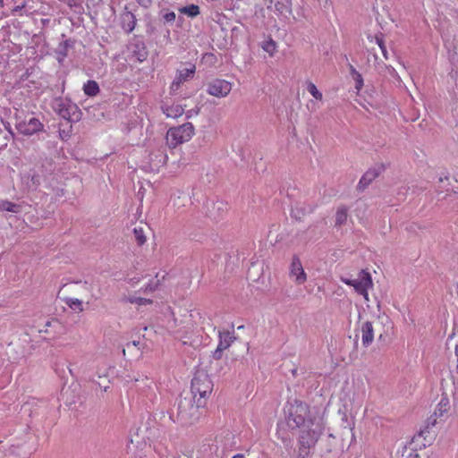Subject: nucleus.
<instances>
[{"label": "nucleus", "mask_w": 458, "mask_h": 458, "mask_svg": "<svg viewBox=\"0 0 458 458\" xmlns=\"http://www.w3.org/2000/svg\"><path fill=\"white\" fill-rule=\"evenodd\" d=\"M25 7V4H21V5H18V6H15L13 9V13H16L20 11H21V9H23Z\"/></svg>", "instance_id": "nucleus-32"}, {"label": "nucleus", "mask_w": 458, "mask_h": 458, "mask_svg": "<svg viewBox=\"0 0 458 458\" xmlns=\"http://www.w3.org/2000/svg\"><path fill=\"white\" fill-rule=\"evenodd\" d=\"M376 42L378 45V47H380L384 57L386 59H387L388 58L387 57V51H386V46H385V43H384V40L382 39V38L377 36L376 37Z\"/></svg>", "instance_id": "nucleus-26"}, {"label": "nucleus", "mask_w": 458, "mask_h": 458, "mask_svg": "<svg viewBox=\"0 0 458 458\" xmlns=\"http://www.w3.org/2000/svg\"><path fill=\"white\" fill-rule=\"evenodd\" d=\"M376 42L378 45V47H380L384 57L386 59H387L388 58L387 57V51H386V46H385V43H384V40L382 39V38L377 36L376 37Z\"/></svg>", "instance_id": "nucleus-27"}, {"label": "nucleus", "mask_w": 458, "mask_h": 458, "mask_svg": "<svg viewBox=\"0 0 458 458\" xmlns=\"http://www.w3.org/2000/svg\"><path fill=\"white\" fill-rule=\"evenodd\" d=\"M232 458H245V455L243 454H234Z\"/></svg>", "instance_id": "nucleus-35"}, {"label": "nucleus", "mask_w": 458, "mask_h": 458, "mask_svg": "<svg viewBox=\"0 0 458 458\" xmlns=\"http://www.w3.org/2000/svg\"><path fill=\"white\" fill-rule=\"evenodd\" d=\"M449 411V403L446 399H442L437 405L433 414L428 419L427 428L434 427L438 421L444 420Z\"/></svg>", "instance_id": "nucleus-9"}, {"label": "nucleus", "mask_w": 458, "mask_h": 458, "mask_svg": "<svg viewBox=\"0 0 458 458\" xmlns=\"http://www.w3.org/2000/svg\"><path fill=\"white\" fill-rule=\"evenodd\" d=\"M307 89L310 93V95L315 98L317 100H322L323 95L322 93L318 89L317 86L311 82L309 81L307 84Z\"/></svg>", "instance_id": "nucleus-24"}, {"label": "nucleus", "mask_w": 458, "mask_h": 458, "mask_svg": "<svg viewBox=\"0 0 458 458\" xmlns=\"http://www.w3.org/2000/svg\"><path fill=\"white\" fill-rule=\"evenodd\" d=\"M365 210H366V206H365L364 204H362L360 207H358V208H356L357 216H359V213H360V212L364 213V212H365Z\"/></svg>", "instance_id": "nucleus-33"}, {"label": "nucleus", "mask_w": 458, "mask_h": 458, "mask_svg": "<svg viewBox=\"0 0 458 458\" xmlns=\"http://www.w3.org/2000/svg\"><path fill=\"white\" fill-rule=\"evenodd\" d=\"M233 83L224 79H214L207 85V92L216 98H225L232 90Z\"/></svg>", "instance_id": "nucleus-6"}, {"label": "nucleus", "mask_w": 458, "mask_h": 458, "mask_svg": "<svg viewBox=\"0 0 458 458\" xmlns=\"http://www.w3.org/2000/svg\"><path fill=\"white\" fill-rule=\"evenodd\" d=\"M361 342L365 347L369 346L374 340V328L371 322H364L360 327Z\"/></svg>", "instance_id": "nucleus-11"}, {"label": "nucleus", "mask_w": 458, "mask_h": 458, "mask_svg": "<svg viewBox=\"0 0 458 458\" xmlns=\"http://www.w3.org/2000/svg\"><path fill=\"white\" fill-rule=\"evenodd\" d=\"M406 458H420V456L417 453H411Z\"/></svg>", "instance_id": "nucleus-34"}, {"label": "nucleus", "mask_w": 458, "mask_h": 458, "mask_svg": "<svg viewBox=\"0 0 458 458\" xmlns=\"http://www.w3.org/2000/svg\"><path fill=\"white\" fill-rule=\"evenodd\" d=\"M378 176V173L375 169L368 170L360 178L358 188L360 190H364L367 186H369L377 177Z\"/></svg>", "instance_id": "nucleus-12"}, {"label": "nucleus", "mask_w": 458, "mask_h": 458, "mask_svg": "<svg viewBox=\"0 0 458 458\" xmlns=\"http://www.w3.org/2000/svg\"><path fill=\"white\" fill-rule=\"evenodd\" d=\"M61 115L64 117V118H66V114L64 111L61 110Z\"/></svg>", "instance_id": "nucleus-37"}, {"label": "nucleus", "mask_w": 458, "mask_h": 458, "mask_svg": "<svg viewBox=\"0 0 458 458\" xmlns=\"http://www.w3.org/2000/svg\"><path fill=\"white\" fill-rule=\"evenodd\" d=\"M126 301L131 304H136L137 306L150 305L153 303L151 299L137 297L135 295L128 296L126 298Z\"/></svg>", "instance_id": "nucleus-22"}, {"label": "nucleus", "mask_w": 458, "mask_h": 458, "mask_svg": "<svg viewBox=\"0 0 458 458\" xmlns=\"http://www.w3.org/2000/svg\"><path fill=\"white\" fill-rule=\"evenodd\" d=\"M21 210V206L20 204H16L9 200L0 199V211L19 213Z\"/></svg>", "instance_id": "nucleus-17"}, {"label": "nucleus", "mask_w": 458, "mask_h": 458, "mask_svg": "<svg viewBox=\"0 0 458 458\" xmlns=\"http://www.w3.org/2000/svg\"><path fill=\"white\" fill-rule=\"evenodd\" d=\"M223 352H224V350L219 349V347L217 346L216 349L215 350V352H213V358L215 360H220L223 356Z\"/></svg>", "instance_id": "nucleus-29"}, {"label": "nucleus", "mask_w": 458, "mask_h": 458, "mask_svg": "<svg viewBox=\"0 0 458 458\" xmlns=\"http://www.w3.org/2000/svg\"><path fill=\"white\" fill-rule=\"evenodd\" d=\"M179 12L182 14H185V15L191 17V18H194L200 13L199 7L197 4H193L180 8Z\"/></svg>", "instance_id": "nucleus-20"}, {"label": "nucleus", "mask_w": 458, "mask_h": 458, "mask_svg": "<svg viewBox=\"0 0 458 458\" xmlns=\"http://www.w3.org/2000/svg\"><path fill=\"white\" fill-rule=\"evenodd\" d=\"M184 113V109L181 105H172L164 108V114L170 118L181 117Z\"/></svg>", "instance_id": "nucleus-15"}, {"label": "nucleus", "mask_w": 458, "mask_h": 458, "mask_svg": "<svg viewBox=\"0 0 458 458\" xmlns=\"http://www.w3.org/2000/svg\"><path fill=\"white\" fill-rule=\"evenodd\" d=\"M353 79L355 81V89L360 91L363 87V79L360 72H358L352 66L351 68Z\"/></svg>", "instance_id": "nucleus-25"}, {"label": "nucleus", "mask_w": 458, "mask_h": 458, "mask_svg": "<svg viewBox=\"0 0 458 458\" xmlns=\"http://www.w3.org/2000/svg\"><path fill=\"white\" fill-rule=\"evenodd\" d=\"M234 340H235V337L230 332H228V331L220 332L219 333V343H218L217 346L219 347V349H223L224 351H225L226 349H228L231 346V344L233 343Z\"/></svg>", "instance_id": "nucleus-13"}, {"label": "nucleus", "mask_w": 458, "mask_h": 458, "mask_svg": "<svg viewBox=\"0 0 458 458\" xmlns=\"http://www.w3.org/2000/svg\"><path fill=\"white\" fill-rule=\"evenodd\" d=\"M133 234L137 245L143 246L147 242V236L145 234L144 229L141 226L134 227Z\"/></svg>", "instance_id": "nucleus-21"}, {"label": "nucleus", "mask_w": 458, "mask_h": 458, "mask_svg": "<svg viewBox=\"0 0 458 458\" xmlns=\"http://www.w3.org/2000/svg\"><path fill=\"white\" fill-rule=\"evenodd\" d=\"M453 338H454V335H450V336L448 337L447 342L449 343Z\"/></svg>", "instance_id": "nucleus-38"}, {"label": "nucleus", "mask_w": 458, "mask_h": 458, "mask_svg": "<svg viewBox=\"0 0 458 458\" xmlns=\"http://www.w3.org/2000/svg\"><path fill=\"white\" fill-rule=\"evenodd\" d=\"M346 285L352 286L355 292L363 296L366 301H369V290L373 288L371 275L367 270H361L356 279L341 278Z\"/></svg>", "instance_id": "nucleus-5"}, {"label": "nucleus", "mask_w": 458, "mask_h": 458, "mask_svg": "<svg viewBox=\"0 0 458 458\" xmlns=\"http://www.w3.org/2000/svg\"><path fill=\"white\" fill-rule=\"evenodd\" d=\"M165 277V274L160 276L159 273H157L155 278L151 279L142 289L144 293L155 292L162 284Z\"/></svg>", "instance_id": "nucleus-14"}, {"label": "nucleus", "mask_w": 458, "mask_h": 458, "mask_svg": "<svg viewBox=\"0 0 458 458\" xmlns=\"http://www.w3.org/2000/svg\"><path fill=\"white\" fill-rule=\"evenodd\" d=\"M133 24H135V21H133ZM134 29V25H132L131 28H130V31H131L132 30Z\"/></svg>", "instance_id": "nucleus-39"}, {"label": "nucleus", "mask_w": 458, "mask_h": 458, "mask_svg": "<svg viewBox=\"0 0 458 458\" xmlns=\"http://www.w3.org/2000/svg\"><path fill=\"white\" fill-rule=\"evenodd\" d=\"M164 20L167 22H173L175 20V13L174 12L166 13L164 15Z\"/></svg>", "instance_id": "nucleus-28"}, {"label": "nucleus", "mask_w": 458, "mask_h": 458, "mask_svg": "<svg viewBox=\"0 0 458 458\" xmlns=\"http://www.w3.org/2000/svg\"><path fill=\"white\" fill-rule=\"evenodd\" d=\"M83 91L89 97H95L99 93L98 84L97 81L89 80L84 84Z\"/></svg>", "instance_id": "nucleus-19"}, {"label": "nucleus", "mask_w": 458, "mask_h": 458, "mask_svg": "<svg viewBox=\"0 0 458 458\" xmlns=\"http://www.w3.org/2000/svg\"><path fill=\"white\" fill-rule=\"evenodd\" d=\"M204 406L205 403L200 399H182L178 404L177 420L184 426L197 422L201 416L200 409Z\"/></svg>", "instance_id": "nucleus-2"}, {"label": "nucleus", "mask_w": 458, "mask_h": 458, "mask_svg": "<svg viewBox=\"0 0 458 458\" xmlns=\"http://www.w3.org/2000/svg\"><path fill=\"white\" fill-rule=\"evenodd\" d=\"M64 301L70 309L76 312H82L84 310L82 301L78 298L66 297Z\"/></svg>", "instance_id": "nucleus-18"}, {"label": "nucleus", "mask_w": 458, "mask_h": 458, "mask_svg": "<svg viewBox=\"0 0 458 458\" xmlns=\"http://www.w3.org/2000/svg\"><path fill=\"white\" fill-rule=\"evenodd\" d=\"M262 49L272 56L276 51V43L272 38H269L263 43Z\"/></svg>", "instance_id": "nucleus-23"}, {"label": "nucleus", "mask_w": 458, "mask_h": 458, "mask_svg": "<svg viewBox=\"0 0 458 458\" xmlns=\"http://www.w3.org/2000/svg\"><path fill=\"white\" fill-rule=\"evenodd\" d=\"M284 420L277 424L276 437L284 444L291 441L287 430L298 432V455L306 457L321 434L317 417L310 405L299 399L288 400L283 408Z\"/></svg>", "instance_id": "nucleus-1"}, {"label": "nucleus", "mask_w": 458, "mask_h": 458, "mask_svg": "<svg viewBox=\"0 0 458 458\" xmlns=\"http://www.w3.org/2000/svg\"><path fill=\"white\" fill-rule=\"evenodd\" d=\"M289 277L298 285H301L307 281V274L297 255H293L289 267Z\"/></svg>", "instance_id": "nucleus-7"}, {"label": "nucleus", "mask_w": 458, "mask_h": 458, "mask_svg": "<svg viewBox=\"0 0 458 458\" xmlns=\"http://www.w3.org/2000/svg\"><path fill=\"white\" fill-rule=\"evenodd\" d=\"M348 218V208L341 205L337 208L335 212V225L341 226L346 223Z\"/></svg>", "instance_id": "nucleus-16"}, {"label": "nucleus", "mask_w": 458, "mask_h": 458, "mask_svg": "<svg viewBox=\"0 0 458 458\" xmlns=\"http://www.w3.org/2000/svg\"><path fill=\"white\" fill-rule=\"evenodd\" d=\"M191 389L193 400L200 399L206 403L213 390L212 380L205 373L198 374L191 380Z\"/></svg>", "instance_id": "nucleus-4"}, {"label": "nucleus", "mask_w": 458, "mask_h": 458, "mask_svg": "<svg viewBox=\"0 0 458 458\" xmlns=\"http://www.w3.org/2000/svg\"><path fill=\"white\" fill-rule=\"evenodd\" d=\"M140 4H149L150 0H138Z\"/></svg>", "instance_id": "nucleus-36"}, {"label": "nucleus", "mask_w": 458, "mask_h": 458, "mask_svg": "<svg viewBox=\"0 0 458 458\" xmlns=\"http://www.w3.org/2000/svg\"><path fill=\"white\" fill-rule=\"evenodd\" d=\"M454 359H455V373L458 375V344L454 346Z\"/></svg>", "instance_id": "nucleus-30"}, {"label": "nucleus", "mask_w": 458, "mask_h": 458, "mask_svg": "<svg viewBox=\"0 0 458 458\" xmlns=\"http://www.w3.org/2000/svg\"><path fill=\"white\" fill-rule=\"evenodd\" d=\"M196 72V66L193 64H190L189 66L183 70H179L175 76V79L171 84L172 90H177L181 84L191 79Z\"/></svg>", "instance_id": "nucleus-10"}, {"label": "nucleus", "mask_w": 458, "mask_h": 458, "mask_svg": "<svg viewBox=\"0 0 458 458\" xmlns=\"http://www.w3.org/2000/svg\"><path fill=\"white\" fill-rule=\"evenodd\" d=\"M17 131L26 136H31L37 132L43 131V123L35 117L30 118L29 121H20L16 124Z\"/></svg>", "instance_id": "nucleus-8"}, {"label": "nucleus", "mask_w": 458, "mask_h": 458, "mask_svg": "<svg viewBox=\"0 0 458 458\" xmlns=\"http://www.w3.org/2000/svg\"><path fill=\"white\" fill-rule=\"evenodd\" d=\"M81 288L88 293H91V287L90 285L87 283V282H84L83 284H81Z\"/></svg>", "instance_id": "nucleus-31"}, {"label": "nucleus", "mask_w": 458, "mask_h": 458, "mask_svg": "<svg viewBox=\"0 0 458 458\" xmlns=\"http://www.w3.org/2000/svg\"><path fill=\"white\" fill-rule=\"evenodd\" d=\"M195 134V127L191 123H185L182 125L171 127L165 135L166 144L169 148L190 141Z\"/></svg>", "instance_id": "nucleus-3"}]
</instances>
